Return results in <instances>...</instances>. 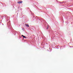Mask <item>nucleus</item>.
I'll list each match as a JSON object with an SVG mask.
<instances>
[{"instance_id":"nucleus-1","label":"nucleus","mask_w":73,"mask_h":73,"mask_svg":"<svg viewBox=\"0 0 73 73\" xmlns=\"http://www.w3.org/2000/svg\"><path fill=\"white\" fill-rule=\"evenodd\" d=\"M17 3L18 4H21L23 3V1H20L17 2Z\"/></svg>"},{"instance_id":"nucleus-2","label":"nucleus","mask_w":73,"mask_h":73,"mask_svg":"<svg viewBox=\"0 0 73 73\" xmlns=\"http://www.w3.org/2000/svg\"><path fill=\"white\" fill-rule=\"evenodd\" d=\"M25 25L27 27H29V25H28V24H25Z\"/></svg>"},{"instance_id":"nucleus-3","label":"nucleus","mask_w":73,"mask_h":73,"mask_svg":"<svg viewBox=\"0 0 73 73\" xmlns=\"http://www.w3.org/2000/svg\"><path fill=\"white\" fill-rule=\"evenodd\" d=\"M22 36L23 37V38H26V36H24L23 35H22Z\"/></svg>"},{"instance_id":"nucleus-4","label":"nucleus","mask_w":73,"mask_h":73,"mask_svg":"<svg viewBox=\"0 0 73 73\" xmlns=\"http://www.w3.org/2000/svg\"><path fill=\"white\" fill-rule=\"evenodd\" d=\"M11 23V21H9L8 23Z\"/></svg>"},{"instance_id":"nucleus-5","label":"nucleus","mask_w":73,"mask_h":73,"mask_svg":"<svg viewBox=\"0 0 73 73\" xmlns=\"http://www.w3.org/2000/svg\"><path fill=\"white\" fill-rule=\"evenodd\" d=\"M48 25H47V29H48Z\"/></svg>"}]
</instances>
